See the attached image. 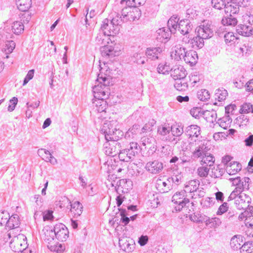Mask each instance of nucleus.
<instances>
[{"label": "nucleus", "instance_id": "nucleus-1", "mask_svg": "<svg viewBox=\"0 0 253 253\" xmlns=\"http://www.w3.org/2000/svg\"><path fill=\"white\" fill-rule=\"evenodd\" d=\"M112 79L107 75L100 73L98 74L96 79L97 84L92 88L93 96L95 99L106 100L110 94L109 86Z\"/></svg>", "mask_w": 253, "mask_h": 253}, {"label": "nucleus", "instance_id": "nucleus-2", "mask_svg": "<svg viewBox=\"0 0 253 253\" xmlns=\"http://www.w3.org/2000/svg\"><path fill=\"white\" fill-rule=\"evenodd\" d=\"M114 123L106 122L103 125L101 131L107 141H119L124 136L123 131L114 126Z\"/></svg>", "mask_w": 253, "mask_h": 253}, {"label": "nucleus", "instance_id": "nucleus-3", "mask_svg": "<svg viewBox=\"0 0 253 253\" xmlns=\"http://www.w3.org/2000/svg\"><path fill=\"white\" fill-rule=\"evenodd\" d=\"M139 149L137 143L135 142H130L126 148L122 149L121 152L119 154L120 160L124 162L132 161L135 156L138 154Z\"/></svg>", "mask_w": 253, "mask_h": 253}, {"label": "nucleus", "instance_id": "nucleus-4", "mask_svg": "<svg viewBox=\"0 0 253 253\" xmlns=\"http://www.w3.org/2000/svg\"><path fill=\"white\" fill-rule=\"evenodd\" d=\"M172 202L176 205L174 208L176 211H180L190 203L189 199L184 190L175 193L172 197Z\"/></svg>", "mask_w": 253, "mask_h": 253}, {"label": "nucleus", "instance_id": "nucleus-5", "mask_svg": "<svg viewBox=\"0 0 253 253\" xmlns=\"http://www.w3.org/2000/svg\"><path fill=\"white\" fill-rule=\"evenodd\" d=\"M195 32L204 39H208L213 36V26L209 20H204L200 26L197 27Z\"/></svg>", "mask_w": 253, "mask_h": 253}, {"label": "nucleus", "instance_id": "nucleus-6", "mask_svg": "<svg viewBox=\"0 0 253 253\" xmlns=\"http://www.w3.org/2000/svg\"><path fill=\"white\" fill-rule=\"evenodd\" d=\"M252 199L248 195L241 192L234 201L235 207L239 210L249 209V212L253 211V206H251Z\"/></svg>", "mask_w": 253, "mask_h": 253}, {"label": "nucleus", "instance_id": "nucleus-7", "mask_svg": "<svg viewBox=\"0 0 253 253\" xmlns=\"http://www.w3.org/2000/svg\"><path fill=\"white\" fill-rule=\"evenodd\" d=\"M104 146L106 155L111 157H114L117 155L119 156L122 149V146L120 141L106 140Z\"/></svg>", "mask_w": 253, "mask_h": 253}, {"label": "nucleus", "instance_id": "nucleus-8", "mask_svg": "<svg viewBox=\"0 0 253 253\" xmlns=\"http://www.w3.org/2000/svg\"><path fill=\"white\" fill-rule=\"evenodd\" d=\"M172 170L171 176L167 178L169 183H171L173 186H178L183 181V174L181 171L178 170V167L176 165H172L171 167Z\"/></svg>", "mask_w": 253, "mask_h": 253}, {"label": "nucleus", "instance_id": "nucleus-9", "mask_svg": "<svg viewBox=\"0 0 253 253\" xmlns=\"http://www.w3.org/2000/svg\"><path fill=\"white\" fill-rule=\"evenodd\" d=\"M132 182L129 179H122L117 182L115 190L118 194L127 193L132 189Z\"/></svg>", "mask_w": 253, "mask_h": 253}, {"label": "nucleus", "instance_id": "nucleus-10", "mask_svg": "<svg viewBox=\"0 0 253 253\" xmlns=\"http://www.w3.org/2000/svg\"><path fill=\"white\" fill-rule=\"evenodd\" d=\"M55 238L59 241H65L69 237V231L66 226L62 223L56 224L54 226Z\"/></svg>", "mask_w": 253, "mask_h": 253}, {"label": "nucleus", "instance_id": "nucleus-11", "mask_svg": "<svg viewBox=\"0 0 253 253\" xmlns=\"http://www.w3.org/2000/svg\"><path fill=\"white\" fill-rule=\"evenodd\" d=\"M210 150V148H209L207 143H205L203 141H199V143L192 152V156L195 159H201L204 155L208 154V151Z\"/></svg>", "mask_w": 253, "mask_h": 253}, {"label": "nucleus", "instance_id": "nucleus-12", "mask_svg": "<svg viewBox=\"0 0 253 253\" xmlns=\"http://www.w3.org/2000/svg\"><path fill=\"white\" fill-rule=\"evenodd\" d=\"M249 19L248 20L249 24H240L236 27L237 33L244 37H250L253 35V28L252 25V24L250 21L251 16L248 17Z\"/></svg>", "mask_w": 253, "mask_h": 253}, {"label": "nucleus", "instance_id": "nucleus-13", "mask_svg": "<svg viewBox=\"0 0 253 253\" xmlns=\"http://www.w3.org/2000/svg\"><path fill=\"white\" fill-rule=\"evenodd\" d=\"M184 133L191 141H196L195 138H198L201 135V130L200 126L195 125H191L186 127L184 130Z\"/></svg>", "mask_w": 253, "mask_h": 253}, {"label": "nucleus", "instance_id": "nucleus-14", "mask_svg": "<svg viewBox=\"0 0 253 253\" xmlns=\"http://www.w3.org/2000/svg\"><path fill=\"white\" fill-rule=\"evenodd\" d=\"M226 6L224 9L226 14H237L240 10V2L239 0H227Z\"/></svg>", "mask_w": 253, "mask_h": 253}, {"label": "nucleus", "instance_id": "nucleus-15", "mask_svg": "<svg viewBox=\"0 0 253 253\" xmlns=\"http://www.w3.org/2000/svg\"><path fill=\"white\" fill-rule=\"evenodd\" d=\"M113 24L107 18L105 19L102 21L100 29L109 36L114 35L118 33L120 29L117 27H113Z\"/></svg>", "mask_w": 253, "mask_h": 253}, {"label": "nucleus", "instance_id": "nucleus-16", "mask_svg": "<svg viewBox=\"0 0 253 253\" xmlns=\"http://www.w3.org/2000/svg\"><path fill=\"white\" fill-rule=\"evenodd\" d=\"M193 29V24L190 19H184L179 21L177 30L183 35H187Z\"/></svg>", "mask_w": 253, "mask_h": 253}, {"label": "nucleus", "instance_id": "nucleus-17", "mask_svg": "<svg viewBox=\"0 0 253 253\" xmlns=\"http://www.w3.org/2000/svg\"><path fill=\"white\" fill-rule=\"evenodd\" d=\"M163 49L161 47H149L145 50V55L150 60L154 61L159 58Z\"/></svg>", "mask_w": 253, "mask_h": 253}, {"label": "nucleus", "instance_id": "nucleus-18", "mask_svg": "<svg viewBox=\"0 0 253 253\" xmlns=\"http://www.w3.org/2000/svg\"><path fill=\"white\" fill-rule=\"evenodd\" d=\"M145 169L151 173H159L163 169V164L158 160L150 161L147 163Z\"/></svg>", "mask_w": 253, "mask_h": 253}, {"label": "nucleus", "instance_id": "nucleus-19", "mask_svg": "<svg viewBox=\"0 0 253 253\" xmlns=\"http://www.w3.org/2000/svg\"><path fill=\"white\" fill-rule=\"evenodd\" d=\"M170 76L175 81L186 78L187 72L183 66H175L170 70Z\"/></svg>", "mask_w": 253, "mask_h": 253}, {"label": "nucleus", "instance_id": "nucleus-20", "mask_svg": "<svg viewBox=\"0 0 253 253\" xmlns=\"http://www.w3.org/2000/svg\"><path fill=\"white\" fill-rule=\"evenodd\" d=\"M172 33L169 28L163 27L160 28L156 31V39L161 42H165L169 39Z\"/></svg>", "mask_w": 253, "mask_h": 253}, {"label": "nucleus", "instance_id": "nucleus-21", "mask_svg": "<svg viewBox=\"0 0 253 253\" xmlns=\"http://www.w3.org/2000/svg\"><path fill=\"white\" fill-rule=\"evenodd\" d=\"M100 51L102 56L106 59H112L118 55V52L114 50V47L107 44L101 46Z\"/></svg>", "mask_w": 253, "mask_h": 253}, {"label": "nucleus", "instance_id": "nucleus-22", "mask_svg": "<svg viewBox=\"0 0 253 253\" xmlns=\"http://www.w3.org/2000/svg\"><path fill=\"white\" fill-rule=\"evenodd\" d=\"M189 81L193 87H198L202 85L204 82V76L199 72L191 73L189 76Z\"/></svg>", "mask_w": 253, "mask_h": 253}, {"label": "nucleus", "instance_id": "nucleus-23", "mask_svg": "<svg viewBox=\"0 0 253 253\" xmlns=\"http://www.w3.org/2000/svg\"><path fill=\"white\" fill-rule=\"evenodd\" d=\"M183 59L185 63L189 64L190 66H193L197 63L198 56L196 51L194 50H187Z\"/></svg>", "mask_w": 253, "mask_h": 253}, {"label": "nucleus", "instance_id": "nucleus-24", "mask_svg": "<svg viewBox=\"0 0 253 253\" xmlns=\"http://www.w3.org/2000/svg\"><path fill=\"white\" fill-rule=\"evenodd\" d=\"M187 49L181 44H177L174 47L173 50L171 52V56L174 58V60L179 61L183 59Z\"/></svg>", "mask_w": 253, "mask_h": 253}, {"label": "nucleus", "instance_id": "nucleus-25", "mask_svg": "<svg viewBox=\"0 0 253 253\" xmlns=\"http://www.w3.org/2000/svg\"><path fill=\"white\" fill-rule=\"evenodd\" d=\"M156 186L159 192L162 193H167L173 188V184L171 183H169L167 180L166 181H164L161 179L158 180Z\"/></svg>", "mask_w": 253, "mask_h": 253}, {"label": "nucleus", "instance_id": "nucleus-26", "mask_svg": "<svg viewBox=\"0 0 253 253\" xmlns=\"http://www.w3.org/2000/svg\"><path fill=\"white\" fill-rule=\"evenodd\" d=\"M92 103L95 112L97 113L106 112L108 108V103L106 100L95 99Z\"/></svg>", "mask_w": 253, "mask_h": 253}, {"label": "nucleus", "instance_id": "nucleus-27", "mask_svg": "<svg viewBox=\"0 0 253 253\" xmlns=\"http://www.w3.org/2000/svg\"><path fill=\"white\" fill-rule=\"evenodd\" d=\"M140 125L135 123L130 127L125 134V138L126 139H132L135 138L138 133H140Z\"/></svg>", "mask_w": 253, "mask_h": 253}, {"label": "nucleus", "instance_id": "nucleus-28", "mask_svg": "<svg viewBox=\"0 0 253 253\" xmlns=\"http://www.w3.org/2000/svg\"><path fill=\"white\" fill-rule=\"evenodd\" d=\"M43 234L42 238L45 242L48 244L51 242L55 237L54 228L52 229L49 226H46L42 229Z\"/></svg>", "mask_w": 253, "mask_h": 253}, {"label": "nucleus", "instance_id": "nucleus-29", "mask_svg": "<svg viewBox=\"0 0 253 253\" xmlns=\"http://www.w3.org/2000/svg\"><path fill=\"white\" fill-rule=\"evenodd\" d=\"M200 181L198 179L191 180L185 184V189L186 193H193L197 192L200 186Z\"/></svg>", "mask_w": 253, "mask_h": 253}, {"label": "nucleus", "instance_id": "nucleus-30", "mask_svg": "<svg viewBox=\"0 0 253 253\" xmlns=\"http://www.w3.org/2000/svg\"><path fill=\"white\" fill-rule=\"evenodd\" d=\"M70 211L73 215L74 217H78L82 213L83 206L82 204L79 201H75L73 203L70 204Z\"/></svg>", "mask_w": 253, "mask_h": 253}, {"label": "nucleus", "instance_id": "nucleus-31", "mask_svg": "<svg viewBox=\"0 0 253 253\" xmlns=\"http://www.w3.org/2000/svg\"><path fill=\"white\" fill-rule=\"evenodd\" d=\"M196 37L193 38H190V40H188V42L190 43L192 47L195 49H200L202 48L204 45V40L203 37H201L198 34H196Z\"/></svg>", "mask_w": 253, "mask_h": 253}, {"label": "nucleus", "instance_id": "nucleus-32", "mask_svg": "<svg viewBox=\"0 0 253 253\" xmlns=\"http://www.w3.org/2000/svg\"><path fill=\"white\" fill-rule=\"evenodd\" d=\"M109 36L106 34L100 29L99 33L97 34L95 38V42L98 45L103 46L106 44L109 43V40H110Z\"/></svg>", "mask_w": 253, "mask_h": 253}, {"label": "nucleus", "instance_id": "nucleus-33", "mask_svg": "<svg viewBox=\"0 0 253 253\" xmlns=\"http://www.w3.org/2000/svg\"><path fill=\"white\" fill-rule=\"evenodd\" d=\"M174 86L177 90L181 92L187 91L189 88L188 81L186 78L175 80Z\"/></svg>", "mask_w": 253, "mask_h": 253}, {"label": "nucleus", "instance_id": "nucleus-34", "mask_svg": "<svg viewBox=\"0 0 253 253\" xmlns=\"http://www.w3.org/2000/svg\"><path fill=\"white\" fill-rule=\"evenodd\" d=\"M241 169V164L235 161L230 162L226 168L227 172L229 175H234L240 171Z\"/></svg>", "mask_w": 253, "mask_h": 253}, {"label": "nucleus", "instance_id": "nucleus-35", "mask_svg": "<svg viewBox=\"0 0 253 253\" xmlns=\"http://www.w3.org/2000/svg\"><path fill=\"white\" fill-rule=\"evenodd\" d=\"M215 161V158L213 155L208 151V154L204 155L200 161V164L202 166L205 165L211 168L213 166Z\"/></svg>", "mask_w": 253, "mask_h": 253}, {"label": "nucleus", "instance_id": "nucleus-36", "mask_svg": "<svg viewBox=\"0 0 253 253\" xmlns=\"http://www.w3.org/2000/svg\"><path fill=\"white\" fill-rule=\"evenodd\" d=\"M179 22V18L177 16L172 15L168 21V27L170 29L173 34H174L178 28V24Z\"/></svg>", "mask_w": 253, "mask_h": 253}, {"label": "nucleus", "instance_id": "nucleus-37", "mask_svg": "<svg viewBox=\"0 0 253 253\" xmlns=\"http://www.w3.org/2000/svg\"><path fill=\"white\" fill-rule=\"evenodd\" d=\"M242 238L241 235H235L231 239L230 245L232 249L236 251L239 249L241 250Z\"/></svg>", "mask_w": 253, "mask_h": 253}, {"label": "nucleus", "instance_id": "nucleus-38", "mask_svg": "<svg viewBox=\"0 0 253 253\" xmlns=\"http://www.w3.org/2000/svg\"><path fill=\"white\" fill-rule=\"evenodd\" d=\"M16 3L19 10L26 11L31 6L32 0H16Z\"/></svg>", "mask_w": 253, "mask_h": 253}, {"label": "nucleus", "instance_id": "nucleus-39", "mask_svg": "<svg viewBox=\"0 0 253 253\" xmlns=\"http://www.w3.org/2000/svg\"><path fill=\"white\" fill-rule=\"evenodd\" d=\"M227 16L224 17L221 20L222 23L224 25L235 26L238 23V20L234 14H226Z\"/></svg>", "mask_w": 253, "mask_h": 253}, {"label": "nucleus", "instance_id": "nucleus-40", "mask_svg": "<svg viewBox=\"0 0 253 253\" xmlns=\"http://www.w3.org/2000/svg\"><path fill=\"white\" fill-rule=\"evenodd\" d=\"M20 224L19 217L18 214H12L9 218L7 227L9 229L16 228L19 227Z\"/></svg>", "mask_w": 253, "mask_h": 253}, {"label": "nucleus", "instance_id": "nucleus-41", "mask_svg": "<svg viewBox=\"0 0 253 253\" xmlns=\"http://www.w3.org/2000/svg\"><path fill=\"white\" fill-rule=\"evenodd\" d=\"M227 212V213L225 214L224 218L225 222H235L238 220V213L237 211L230 209L229 210H228Z\"/></svg>", "mask_w": 253, "mask_h": 253}, {"label": "nucleus", "instance_id": "nucleus-42", "mask_svg": "<svg viewBox=\"0 0 253 253\" xmlns=\"http://www.w3.org/2000/svg\"><path fill=\"white\" fill-rule=\"evenodd\" d=\"M224 41L228 45H232L239 40V38L233 32H228L224 34Z\"/></svg>", "mask_w": 253, "mask_h": 253}, {"label": "nucleus", "instance_id": "nucleus-43", "mask_svg": "<svg viewBox=\"0 0 253 253\" xmlns=\"http://www.w3.org/2000/svg\"><path fill=\"white\" fill-rule=\"evenodd\" d=\"M205 222L207 226H209L211 228L216 227L221 224L220 219L216 217L212 218L206 217Z\"/></svg>", "mask_w": 253, "mask_h": 253}, {"label": "nucleus", "instance_id": "nucleus-44", "mask_svg": "<svg viewBox=\"0 0 253 253\" xmlns=\"http://www.w3.org/2000/svg\"><path fill=\"white\" fill-rule=\"evenodd\" d=\"M231 122L232 119L230 116L225 114L224 117L219 119L217 123L219 124L220 126L226 129L230 126Z\"/></svg>", "mask_w": 253, "mask_h": 253}, {"label": "nucleus", "instance_id": "nucleus-45", "mask_svg": "<svg viewBox=\"0 0 253 253\" xmlns=\"http://www.w3.org/2000/svg\"><path fill=\"white\" fill-rule=\"evenodd\" d=\"M119 244L123 250L127 252H131L132 249L131 247L133 246V245L129 243L128 241L126 238H119Z\"/></svg>", "mask_w": 253, "mask_h": 253}, {"label": "nucleus", "instance_id": "nucleus-46", "mask_svg": "<svg viewBox=\"0 0 253 253\" xmlns=\"http://www.w3.org/2000/svg\"><path fill=\"white\" fill-rule=\"evenodd\" d=\"M24 28V26L23 23L20 21H15L11 26L12 32L17 35L20 34L23 32Z\"/></svg>", "mask_w": 253, "mask_h": 253}, {"label": "nucleus", "instance_id": "nucleus-47", "mask_svg": "<svg viewBox=\"0 0 253 253\" xmlns=\"http://www.w3.org/2000/svg\"><path fill=\"white\" fill-rule=\"evenodd\" d=\"M228 94L227 91L223 87L219 88L215 90V98H217L218 101L225 100Z\"/></svg>", "mask_w": 253, "mask_h": 253}, {"label": "nucleus", "instance_id": "nucleus-48", "mask_svg": "<svg viewBox=\"0 0 253 253\" xmlns=\"http://www.w3.org/2000/svg\"><path fill=\"white\" fill-rule=\"evenodd\" d=\"M227 0H211V6L215 9L221 10L225 9Z\"/></svg>", "mask_w": 253, "mask_h": 253}, {"label": "nucleus", "instance_id": "nucleus-49", "mask_svg": "<svg viewBox=\"0 0 253 253\" xmlns=\"http://www.w3.org/2000/svg\"><path fill=\"white\" fill-rule=\"evenodd\" d=\"M241 253H253V241H248L245 242L242 245L240 250Z\"/></svg>", "mask_w": 253, "mask_h": 253}, {"label": "nucleus", "instance_id": "nucleus-50", "mask_svg": "<svg viewBox=\"0 0 253 253\" xmlns=\"http://www.w3.org/2000/svg\"><path fill=\"white\" fill-rule=\"evenodd\" d=\"M10 217L9 213L8 211L5 210L0 211V226L5 225L7 227L8 222Z\"/></svg>", "mask_w": 253, "mask_h": 253}, {"label": "nucleus", "instance_id": "nucleus-51", "mask_svg": "<svg viewBox=\"0 0 253 253\" xmlns=\"http://www.w3.org/2000/svg\"><path fill=\"white\" fill-rule=\"evenodd\" d=\"M133 7L132 11L130 12L129 14H126L122 11V15L123 16V18H125V17L130 16L133 20H135V19H138L140 17L141 14V10L137 7ZM124 10V9H123V11Z\"/></svg>", "mask_w": 253, "mask_h": 253}, {"label": "nucleus", "instance_id": "nucleus-52", "mask_svg": "<svg viewBox=\"0 0 253 253\" xmlns=\"http://www.w3.org/2000/svg\"><path fill=\"white\" fill-rule=\"evenodd\" d=\"M198 98L202 101H206L210 98V94L208 90L202 89L197 92Z\"/></svg>", "mask_w": 253, "mask_h": 253}, {"label": "nucleus", "instance_id": "nucleus-53", "mask_svg": "<svg viewBox=\"0 0 253 253\" xmlns=\"http://www.w3.org/2000/svg\"><path fill=\"white\" fill-rule=\"evenodd\" d=\"M250 179L248 177H244L241 181L240 186L236 187V189H239L243 193L245 190H249L250 188Z\"/></svg>", "mask_w": 253, "mask_h": 253}, {"label": "nucleus", "instance_id": "nucleus-54", "mask_svg": "<svg viewBox=\"0 0 253 253\" xmlns=\"http://www.w3.org/2000/svg\"><path fill=\"white\" fill-rule=\"evenodd\" d=\"M210 169L211 168L205 165L199 167L197 169L198 175L201 177H206L208 175Z\"/></svg>", "mask_w": 253, "mask_h": 253}, {"label": "nucleus", "instance_id": "nucleus-55", "mask_svg": "<svg viewBox=\"0 0 253 253\" xmlns=\"http://www.w3.org/2000/svg\"><path fill=\"white\" fill-rule=\"evenodd\" d=\"M171 68L166 63L165 64L160 63L157 67V71L160 74H168Z\"/></svg>", "mask_w": 253, "mask_h": 253}, {"label": "nucleus", "instance_id": "nucleus-56", "mask_svg": "<svg viewBox=\"0 0 253 253\" xmlns=\"http://www.w3.org/2000/svg\"><path fill=\"white\" fill-rule=\"evenodd\" d=\"M190 219L194 222L197 223H202L205 222L206 219V217L205 216L202 215L199 213H194L193 214H191L190 216Z\"/></svg>", "mask_w": 253, "mask_h": 253}, {"label": "nucleus", "instance_id": "nucleus-57", "mask_svg": "<svg viewBox=\"0 0 253 253\" xmlns=\"http://www.w3.org/2000/svg\"><path fill=\"white\" fill-rule=\"evenodd\" d=\"M212 176L214 178H218L222 176V175L224 173V169L218 165L216 167V168L214 167L213 169H212Z\"/></svg>", "mask_w": 253, "mask_h": 253}, {"label": "nucleus", "instance_id": "nucleus-58", "mask_svg": "<svg viewBox=\"0 0 253 253\" xmlns=\"http://www.w3.org/2000/svg\"><path fill=\"white\" fill-rule=\"evenodd\" d=\"M215 202V199L214 198L207 197L205 200H203L201 201V204L203 207L208 208L213 206Z\"/></svg>", "mask_w": 253, "mask_h": 253}, {"label": "nucleus", "instance_id": "nucleus-59", "mask_svg": "<svg viewBox=\"0 0 253 253\" xmlns=\"http://www.w3.org/2000/svg\"><path fill=\"white\" fill-rule=\"evenodd\" d=\"M170 131L172 134L174 136H179L184 132L183 127L177 126H171Z\"/></svg>", "mask_w": 253, "mask_h": 253}, {"label": "nucleus", "instance_id": "nucleus-60", "mask_svg": "<svg viewBox=\"0 0 253 253\" xmlns=\"http://www.w3.org/2000/svg\"><path fill=\"white\" fill-rule=\"evenodd\" d=\"M15 47V43L13 41H7L5 42L4 50L6 53H11Z\"/></svg>", "mask_w": 253, "mask_h": 253}, {"label": "nucleus", "instance_id": "nucleus-61", "mask_svg": "<svg viewBox=\"0 0 253 253\" xmlns=\"http://www.w3.org/2000/svg\"><path fill=\"white\" fill-rule=\"evenodd\" d=\"M197 11L193 8H190L186 10V18L187 19L193 20L198 16Z\"/></svg>", "mask_w": 253, "mask_h": 253}, {"label": "nucleus", "instance_id": "nucleus-62", "mask_svg": "<svg viewBox=\"0 0 253 253\" xmlns=\"http://www.w3.org/2000/svg\"><path fill=\"white\" fill-rule=\"evenodd\" d=\"M252 104L250 103H244L241 106L239 112L241 114H247L251 112Z\"/></svg>", "mask_w": 253, "mask_h": 253}, {"label": "nucleus", "instance_id": "nucleus-63", "mask_svg": "<svg viewBox=\"0 0 253 253\" xmlns=\"http://www.w3.org/2000/svg\"><path fill=\"white\" fill-rule=\"evenodd\" d=\"M229 209V207L227 202H223L218 208L216 212L217 215H222L226 212Z\"/></svg>", "mask_w": 253, "mask_h": 253}, {"label": "nucleus", "instance_id": "nucleus-64", "mask_svg": "<svg viewBox=\"0 0 253 253\" xmlns=\"http://www.w3.org/2000/svg\"><path fill=\"white\" fill-rule=\"evenodd\" d=\"M124 20L122 19L121 16H119V15H117L116 16L113 18L110 21L113 24V27H117V28H119V26L122 23V22L124 21Z\"/></svg>", "mask_w": 253, "mask_h": 253}]
</instances>
